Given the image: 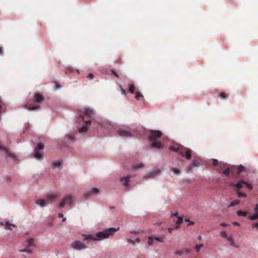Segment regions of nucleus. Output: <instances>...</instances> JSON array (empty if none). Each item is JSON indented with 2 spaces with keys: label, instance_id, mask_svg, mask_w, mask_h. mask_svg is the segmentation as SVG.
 <instances>
[{
  "label": "nucleus",
  "instance_id": "1",
  "mask_svg": "<svg viewBox=\"0 0 258 258\" xmlns=\"http://www.w3.org/2000/svg\"><path fill=\"white\" fill-rule=\"evenodd\" d=\"M118 229H116L114 228H109L102 231H99L95 235H84V240L89 239L93 241H99L103 239L109 238L110 236L112 235Z\"/></svg>",
  "mask_w": 258,
  "mask_h": 258
},
{
  "label": "nucleus",
  "instance_id": "2",
  "mask_svg": "<svg viewBox=\"0 0 258 258\" xmlns=\"http://www.w3.org/2000/svg\"><path fill=\"white\" fill-rule=\"evenodd\" d=\"M93 111L89 108L85 109L83 113L80 115V118L85 123V125L79 129L80 133H85L88 130L87 125L91 122V119L94 116Z\"/></svg>",
  "mask_w": 258,
  "mask_h": 258
},
{
  "label": "nucleus",
  "instance_id": "3",
  "mask_svg": "<svg viewBox=\"0 0 258 258\" xmlns=\"http://www.w3.org/2000/svg\"><path fill=\"white\" fill-rule=\"evenodd\" d=\"M169 150L178 153L182 156L189 160L191 158V150L178 144H174L169 147Z\"/></svg>",
  "mask_w": 258,
  "mask_h": 258
},
{
  "label": "nucleus",
  "instance_id": "4",
  "mask_svg": "<svg viewBox=\"0 0 258 258\" xmlns=\"http://www.w3.org/2000/svg\"><path fill=\"white\" fill-rule=\"evenodd\" d=\"M162 133L159 131H151L150 133L149 138L152 142L151 146L156 149H161L163 147L162 144L158 140L162 136Z\"/></svg>",
  "mask_w": 258,
  "mask_h": 258
},
{
  "label": "nucleus",
  "instance_id": "5",
  "mask_svg": "<svg viewBox=\"0 0 258 258\" xmlns=\"http://www.w3.org/2000/svg\"><path fill=\"white\" fill-rule=\"evenodd\" d=\"M44 100V97L40 93H35L34 95L33 101L36 103L35 105H31L30 103H27L24 107L29 110H34L38 109L40 107L39 104L42 102Z\"/></svg>",
  "mask_w": 258,
  "mask_h": 258
},
{
  "label": "nucleus",
  "instance_id": "6",
  "mask_svg": "<svg viewBox=\"0 0 258 258\" xmlns=\"http://www.w3.org/2000/svg\"><path fill=\"white\" fill-rule=\"evenodd\" d=\"M117 132L119 136L121 137H131L132 134L130 127L127 126H122L117 130Z\"/></svg>",
  "mask_w": 258,
  "mask_h": 258
},
{
  "label": "nucleus",
  "instance_id": "7",
  "mask_svg": "<svg viewBox=\"0 0 258 258\" xmlns=\"http://www.w3.org/2000/svg\"><path fill=\"white\" fill-rule=\"evenodd\" d=\"M73 203V197L68 195L64 198L63 200L59 204V207L61 208L64 206L66 204L72 205Z\"/></svg>",
  "mask_w": 258,
  "mask_h": 258
},
{
  "label": "nucleus",
  "instance_id": "8",
  "mask_svg": "<svg viewBox=\"0 0 258 258\" xmlns=\"http://www.w3.org/2000/svg\"><path fill=\"white\" fill-rule=\"evenodd\" d=\"M71 245L73 248L77 250L85 249L87 247L86 245L84 243L78 240L74 241L72 243Z\"/></svg>",
  "mask_w": 258,
  "mask_h": 258
},
{
  "label": "nucleus",
  "instance_id": "9",
  "mask_svg": "<svg viewBox=\"0 0 258 258\" xmlns=\"http://www.w3.org/2000/svg\"><path fill=\"white\" fill-rule=\"evenodd\" d=\"M190 250L189 249L184 248L181 250H178L176 251L175 252V254L182 256L183 255L188 254L190 253Z\"/></svg>",
  "mask_w": 258,
  "mask_h": 258
},
{
  "label": "nucleus",
  "instance_id": "10",
  "mask_svg": "<svg viewBox=\"0 0 258 258\" xmlns=\"http://www.w3.org/2000/svg\"><path fill=\"white\" fill-rule=\"evenodd\" d=\"M0 149L3 150L4 151H5L7 156L11 158L13 160H16V157L15 156V154L13 153H12L11 151L8 150L6 148L2 147L0 145Z\"/></svg>",
  "mask_w": 258,
  "mask_h": 258
},
{
  "label": "nucleus",
  "instance_id": "11",
  "mask_svg": "<svg viewBox=\"0 0 258 258\" xmlns=\"http://www.w3.org/2000/svg\"><path fill=\"white\" fill-rule=\"evenodd\" d=\"M131 176H126L125 177H122L120 179V181L122 183L123 185L126 187H128V183L130 181Z\"/></svg>",
  "mask_w": 258,
  "mask_h": 258
},
{
  "label": "nucleus",
  "instance_id": "12",
  "mask_svg": "<svg viewBox=\"0 0 258 258\" xmlns=\"http://www.w3.org/2000/svg\"><path fill=\"white\" fill-rule=\"evenodd\" d=\"M244 183H245V181L243 180L239 181L237 183H231V185L235 187L236 188L239 189H240L243 185H244Z\"/></svg>",
  "mask_w": 258,
  "mask_h": 258
},
{
  "label": "nucleus",
  "instance_id": "13",
  "mask_svg": "<svg viewBox=\"0 0 258 258\" xmlns=\"http://www.w3.org/2000/svg\"><path fill=\"white\" fill-rule=\"evenodd\" d=\"M99 192V190L97 188H93L91 190L88 191L85 194V196L87 197L91 196L92 194H97Z\"/></svg>",
  "mask_w": 258,
  "mask_h": 258
},
{
  "label": "nucleus",
  "instance_id": "14",
  "mask_svg": "<svg viewBox=\"0 0 258 258\" xmlns=\"http://www.w3.org/2000/svg\"><path fill=\"white\" fill-rule=\"evenodd\" d=\"M199 166V163L196 160H194L190 164V165L187 168V172H190L192 170V167H198Z\"/></svg>",
  "mask_w": 258,
  "mask_h": 258
},
{
  "label": "nucleus",
  "instance_id": "15",
  "mask_svg": "<svg viewBox=\"0 0 258 258\" xmlns=\"http://www.w3.org/2000/svg\"><path fill=\"white\" fill-rule=\"evenodd\" d=\"M57 197V195L56 194H48L46 196V200H49V201H53L55 200V199Z\"/></svg>",
  "mask_w": 258,
  "mask_h": 258
},
{
  "label": "nucleus",
  "instance_id": "16",
  "mask_svg": "<svg viewBox=\"0 0 258 258\" xmlns=\"http://www.w3.org/2000/svg\"><path fill=\"white\" fill-rule=\"evenodd\" d=\"M34 157L37 159H41L43 157L42 154L38 151L35 152Z\"/></svg>",
  "mask_w": 258,
  "mask_h": 258
},
{
  "label": "nucleus",
  "instance_id": "17",
  "mask_svg": "<svg viewBox=\"0 0 258 258\" xmlns=\"http://www.w3.org/2000/svg\"><path fill=\"white\" fill-rule=\"evenodd\" d=\"M36 204L41 207H44L46 205L45 202L43 200L38 199L36 201Z\"/></svg>",
  "mask_w": 258,
  "mask_h": 258
},
{
  "label": "nucleus",
  "instance_id": "18",
  "mask_svg": "<svg viewBox=\"0 0 258 258\" xmlns=\"http://www.w3.org/2000/svg\"><path fill=\"white\" fill-rule=\"evenodd\" d=\"M12 227H16V226L14 224H11L9 222H7L5 224V228L9 230H12Z\"/></svg>",
  "mask_w": 258,
  "mask_h": 258
},
{
  "label": "nucleus",
  "instance_id": "19",
  "mask_svg": "<svg viewBox=\"0 0 258 258\" xmlns=\"http://www.w3.org/2000/svg\"><path fill=\"white\" fill-rule=\"evenodd\" d=\"M27 242L28 243V247H31L32 246H35V244L34 243V239L33 238H29L27 240Z\"/></svg>",
  "mask_w": 258,
  "mask_h": 258
},
{
  "label": "nucleus",
  "instance_id": "20",
  "mask_svg": "<svg viewBox=\"0 0 258 258\" xmlns=\"http://www.w3.org/2000/svg\"><path fill=\"white\" fill-rule=\"evenodd\" d=\"M240 203V200H235L232 202L228 206V208L234 207L238 204H239Z\"/></svg>",
  "mask_w": 258,
  "mask_h": 258
},
{
  "label": "nucleus",
  "instance_id": "21",
  "mask_svg": "<svg viewBox=\"0 0 258 258\" xmlns=\"http://www.w3.org/2000/svg\"><path fill=\"white\" fill-rule=\"evenodd\" d=\"M227 241L230 242V244L231 246H234V240L231 236H228V237L226 238Z\"/></svg>",
  "mask_w": 258,
  "mask_h": 258
},
{
  "label": "nucleus",
  "instance_id": "22",
  "mask_svg": "<svg viewBox=\"0 0 258 258\" xmlns=\"http://www.w3.org/2000/svg\"><path fill=\"white\" fill-rule=\"evenodd\" d=\"M245 170V168L244 166H243L242 165L238 166L237 167V174H240L242 171H244Z\"/></svg>",
  "mask_w": 258,
  "mask_h": 258
},
{
  "label": "nucleus",
  "instance_id": "23",
  "mask_svg": "<svg viewBox=\"0 0 258 258\" xmlns=\"http://www.w3.org/2000/svg\"><path fill=\"white\" fill-rule=\"evenodd\" d=\"M249 219L251 220H255L258 219V212L255 213L253 215L249 217Z\"/></svg>",
  "mask_w": 258,
  "mask_h": 258
},
{
  "label": "nucleus",
  "instance_id": "24",
  "mask_svg": "<svg viewBox=\"0 0 258 258\" xmlns=\"http://www.w3.org/2000/svg\"><path fill=\"white\" fill-rule=\"evenodd\" d=\"M135 90V86L134 84H131L129 87V92L133 94L134 93Z\"/></svg>",
  "mask_w": 258,
  "mask_h": 258
},
{
  "label": "nucleus",
  "instance_id": "25",
  "mask_svg": "<svg viewBox=\"0 0 258 258\" xmlns=\"http://www.w3.org/2000/svg\"><path fill=\"white\" fill-rule=\"evenodd\" d=\"M135 98L137 100H140L141 99H143L144 98L143 95L140 93L139 92H137L136 93V95L135 96Z\"/></svg>",
  "mask_w": 258,
  "mask_h": 258
},
{
  "label": "nucleus",
  "instance_id": "26",
  "mask_svg": "<svg viewBox=\"0 0 258 258\" xmlns=\"http://www.w3.org/2000/svg\"><path fill=\"white\" fill-rule=\"evenodd\" d=\"M237 214L239 216L245 217L246 216L247 213L246 212H242L241 211H238L237 212Z\"/></svg>",
  "mask_w": 258,
  "mask_h": 258
},
{
  "label": "nucleus",
  "instance_id": "27",
  "mask_svg": "<svg viewBox=\"0 0 258 258\" xmlns=\"http://www.w3.org/2000/svg\"><path fill=\"white\" fill-rule=\"evenodd\" d=\"M154 239L157 241H158L159 242H164V236H162V237H155L154 238Z\"/></svg>",
  "mask_w": 258,
  "mask_h": 258
},
{
  "label": "nucleus",
  "instance_id": "28",
  "mask_svg": "<svg viewBox=\"0 0 258 258\" xmlns=\"http://www.w3.org/2000/svg\"><path fill=\"white\" fill-rule=\"evenodd\" d=\"M219 97L222 99H226L227 97V95L224 92H222L219 94Z\"/></svg>",
  "mask_w": 258,
  "mask_h": 258
},
{
  "label": "nucleus",
  "instance_id": "29",
  "mask_svg": "<svg viewBox=\"0 0 258 258\" xmlns=\"http://www.w3.org/2000/svg\"><path fill=\"white\" fill-rule=\"evenodd\" d=\"M237 196L239 198L246 197V195L244 193L241 192V191H238L237 192Z\"/></svg>",
  "mask_w": 258,
  "mask_h": 258
},
{
  "label": "nucleus",
  "instance_id": "30",
  "mask_svg": "<svg viewBox=\"0 0 258 258\" xmlns=\"http://www.w3.org/2000/svg\"><path fill=\"white\" fill-rule=\"evenodd\" d=\"M60 164H61V163L59 161H55L53 162V166L54 167H58L60 166Z\"/></svg>",
  "mask_w": 258,
  "mask_h": 258
},
{
  "label": "nucleus",
  "instance_id": "31",
  "mask_svg": "<svg viewBox=\"0 0 258 258\" xmlns=\"http://www.w3.org/2000/svg\"><path fill=\"white\" fill-rule=\"evenodd\" d=\"M223 174L226 176H228L230 174V169L229 168H226L225 170H224L223 172Z\"/></svg>",
  "mask_w": 258,
  "mask_h": 258
},
{
  "label": "nucleus",
  "instance_id": "32",
  "mask_svg": "<svg viewBox=\"0 0 258 258\" xmlns=\"http://www.w3.org/2000/svg\"><path fill=\"white\" fill-rule=\"evenodd\" d=\"M203 247V244H198V245H197L196 246H195V249H196V251L197 252H199L200 250V249Z\"/></svg>",
  "mask_w": 258,
  "mask_h": 258
},
{
  "label": "nucleus",
  "instance_id": "33",
  "mask_svg": "<svg viewBox=\"0 0 258 258\" xmlns=\"http://www.w3.org/2000/svg\"><path fill=\"white\" fill-rule=\"evenodd\" d=\"M220 234H221V235L225 238H226L227 237H228V235L227 234V233L225 231H222L220 232Z\"/></svg>",
  "mask_w": 258,
  "mask_h": 258
},
{
  "label": "nucleus",
  "instance_id": "34",
  "mask_svg": "<svg viewBox=\"0 0 258 258\" xmlns=\"http://www.w3.org/2000/svg\"><path fill=\"white\" fill-rule=\"evenodd\" d=\"M149 241L148 242V244L149 245H152L153 244V241L154 240V238L152 237H149Z\"/></svg>",
  "mask_w": 258,
  "mask_h": 258
},
{
  "label": "nucleus",
  "instance_id": "35",
  "mask_svg": "<svg viewBox=\"0 0 258 258\" xmlns=\"http://www.w3.org/2000/svg\"><path fill=\"white\" fill-rule=\"evenodd\" d=\"M43 148H44L43 145L42 143H39L37 145L36 149H39V150H42L43 149Z\"/></svg>",
  "mask_w": 258,
  "mask_h": 258
},
{
  "label": "nucleus",
  "instance_id": "36",
  "mask_svg": "<svg viewBox=\"0 0 258 258\" xmlns=\"http://www.w3.org/2000/svg\"><path fill=\"white\" fill-rule=\"evenodd\" d=\"M159 172H160V170H156L155 171H154L153 172L151 173V176L157 175H158L159 174Z\"/></svg>",
  "mask_w": 258,
  "mask_h": 258
},
{
  "label": "nucleus",
  "instance_id": "37",
  "mask_svg": "<svg viewBox=\"0 0 258 258\" xmlns=\"http://www.w3.org/2000/svg\"><path fill=\"white\" fill-rule=\"evenodd\" d=\"M244 185L250 190L252 189V186L251 184H249L246 182L244 183Z\"/></svg>",
  "mask_w": 258,
  "mask_h": 258
},
{
  "label": "nucleus",
  "instance_id": "38",
  "mask_svg": "<svg viewBox=\"0 0 258 258\" xmlns=\"http://www.w3.org/2000/svg\"><path fill=\"white\" fill-rule=\"evenodd\" d=\"M172 170L176 174H178L180 173V170L177 168H173Z\"/></svg>",
  "mask_w": 258,
  "mask_h": 258
},
{
  "label": "nucleus",
  "instance_id": "39",
  "mask_svg": "<svg viewBox=\"0 0 258 258\" xmlns=\"http://www.w3.org/2000/svg\"><path fill=\"white\" fill-rule=\"evenodd\" d=\"M119 87L121 89V93L122 94L124 95H126V91L122 87V86L121 85H119Z\"/></svg>",
  "mask_w": 258,
  "mask_h": 258
},
{
  "label": "nucleus",
  "instance_id": "40",
  "mask_svg": "<svg viewBox=\"0 0 258 258\" xmlns=\"http://www.w3.org/2000/svg\"><path fill=\"white\" fill-rule=\"evenodd\" d=\"M212 163H213V165L216 166L218 164V161L217 159H213Z\"/></svg>",
  "mask_w": 258,
  "mask_h": 258
},
{
  "label": "nucleus",
  "instance_id": "41",
  "mask_svg": "<svg viewBox=\"0 0 258 258\" xmlns=\"http://www.w3.org/2000/svg\"><path fill=\"white\" fill-rule=\"evenodd\" d=\"M87 78L90 79V80H92L94 78V75L92 73H90L88 76H87Z\"/></svg>",
  "mask_w": 258,
  "mask_h": 258
},
{
  "label": "nucleus",
  "instance_id": "42",
  "mask_svg": "<svg viewBox=\"0 0 258 258\" xmlns=\"http://www.w3.org/2000/svg\"><path fill=\"white\" fill-rule=\"evenodd\" d=\"M182 221H183V219L182 218H180V217H179L176 223L177 224H180L182 223Z\"/></svg>",
  "mask_w": 258,
  "mask_h": 258
},
{
  "label": "nucleus",
  "instance_id": "43",
  "mask_svg": "<svg viewBox=\"0 0 258 258\" xmlns=\"http://www.w3.org/2000/svg\"><path fill=\"white\" fill-rule=\"evenodd\" d=\"M55 89H59L61 87V86L57 82H55Z\"/></svg>",
  "mask_w": 258,
  "mask_h": 258
},
{
  "label": "nucleus",
  "instance_id": "44",
  "mask_svg": "<svg viewBox=\"0 0 258 258\" xmlns=\"http://www.w3.org/2000/svg\"><path fill=\"white\" fill-rule=\"evenodd\" d=\"M252 228H256L258 229V223H253L251 225Z\"/></svg>",
  "mask_w": 258,
  "mask_h": 258
},
{
  "label": "nucleus",
  "instance_id": "45",
  "mask_svg": "<svg viewBox=\"0 0 258 258\" xmlns=\"http://www.w3.org/2000/svg\"><path fill=\"white\" fill-rule=\"evenodd\" d=\"M127 241L132 244H135V241L134 240H132L131 239H130V238L127 239Z\"/></svg>",
  "mask_w": 258,
  "mask_h": 258
},
{
  "label": "nucleus",
  "instance_id": "46",
  "mask_svg": "<svg viewBox=\"0 0 258 258\" xmlns=\"http://www.w3.org/2000/svg\"><path fill=\"white\" fill-rule=\"evenodd\" d=\"M112 74L114 75L116 77H118V75L113 70L111 71Z\"/></svg>",
  "mask_w": 258,
  "mask_h": 258
},
{
  "label": "nucleus",
  "instance_id": "47",
  "mask_svg": "<svg viewBox=\"0 0 258 258\" xmlns=\"http://www.w3.org/2000/svg\"><path fill=\"white\" fill-rule=\"evenodd\" d=\"M142 167H143V164L141 163L139 166H135V169H138V168H142Z\"/></svg>",
  "mask_w": 258,
  "mask_h": 258
},
{
  "label": "nucleus",
  "instance_id": "48",
  "mask_svg": "<svg viewBox=\"0 0 258 258\" xmlns=\"http://www.w3.org/2000/svg\"><path fill=\"white\" fill-rule=\"evenodd\" d=\"M254 211L255 212L257 213L258 212V204H256L254 208Z\"/></svg>",
  "mask_w": 258,
  "mask_h": 258
},
{
  "label": "nucleus",
  "instance_id": "49",
  "mask_svg": "<svg viewBox=\"0 0 258 258\" xmlns=\"http://www.w3.org/2000/svg\"><path fill=\"white\" fill-rule=\"evenodd\" d=\"M220 225L223 226V227H226V226H228V224H226V223H222L220 224Z\"/></svg>",
  "mask_w": 258,
  "mask_h": 258
},
{
  "label": "nucleus",
  "instance_id": "50",
  "mask_svg": "<svg viewBox=\"0 0 258 258\" xmlns=\"http://www.w3.org/2000/svg\"><path fill=\"white\" fill-rule=\"evenodd\" d=\"M68 71H69L70 73L73 72V69L72 67H69L68 68Z\"/></svg>",
  "mask_w": 258,
  "mask_h": 258
},
{
  "label": "nucleus",
  "instance_id": "51",
  "mask_svg": "<svg viewBox=\"0 0 258 258\" xmlns=\"http://www.w3.org/2000/svg\"><path fill=\"white\" fill-rule=\"evenodd\" d=\"M233 224L235 226H239V224L237 222H233Z\"/></svg>",
  "mask_w": 258,
  "mask_h": 258
},
{
  "label": "nucleus",
  "instance_id": "52",
  "mask_svg": "<svg viewBox=\"0 0 258 258\" xmlns=\"http://www.w3.org/2000/svg\"><path fill=\"white\" fill-rule=\"evenodd\" d=\"M27 250V248H26L25 249L20 250V252H26Z\"/></svg>",
  "mask_w": 258,
  "mask_h": 258
},
{
  "label": "nucleus",
  "instance_id": "53",
  "mask_svg": "<svg viewBox=\"0 0 258 258\" xmlns=\"http://www.w3.org/2000/svg\"><path fill=\"white\" fill-rule=\"evenodd\" d=\"M58 217L59 218H63V215L62 213H59Z\"/></svg>",
  "mask_w": 258,
  "mask_h": 258
},
{
  "label": "nucleus",
  "instance_id": "54",
  "mask_svg": "<svg viewBox=\"0 0 258 258\" xmlns=\"http://www.w3.org/2000/svg\"><path fill=\"white\" fill-rule=\"evenodd\" d=\"M28 247H27V251H26V252H28V253H32V250H30V249H29L28 248Z\"/></svg>",
  "mask_w": 258,
  "mask_h": 258
},
{
  "label": "nucleus",
  "instance_id": "55",
  "mask_svg": "<svg viewBox=\"0 0 258 258\" xmlns=\"http://www.w3.org/2000/svg\"><path fill=\"white\" fill-rule=\"evenodd\" d=\"M135 241L139 243L140 242V239L139 238H137L136 239Z\"/></svg>",
  "mask_w": 258,
  "mask_h": 258
},
{
  "label": "nucleus",
  "instance_id": "56",
  "mask_svg": "<svg viewBox=\"0 0 258 258\" xmlns=\"http://www.w3.org/2000/svg\"><path fill=\"white\" fill-rule=\"evenodd\" d=\"M172 230H173V228H168V231L169 233H171Z\"/></svg>",
  "mask_w": 258,
  "mask_h": 258
},
{
  "label": "nucleus",
  "instance_id": "57",
  "mask_svg": "<svg viewBox=\"0 0 258 258\" xmlns=\"http://www.w3.org/2000/svg\"><path fill=\"white\" fill-rule=\"evenodd\" d=\"M3 52V48L0 47V54H2Z\"/></svg>",
  "mask_w": 258,
  "mask_h": 258
},
{
  "label": "nucleus",
  "instance_id": "58",
  "mask_svg": "<svg viewBox=\"0 0 258 258\" xmlns=\"http://www.w3.org/2000/svg\"><path fill=\"white\" fill-rule=\"evenodd\" d=\"M198 239H199V240H201V239H202V236H200V235H199V236H198Z\"/></svg>",
  "mask_w": 258,
  "mask_h": 258
},
{
  "label": "nucleus",
  "instance_id": "59",
  "mask_svg": "<svg viewBox=\"0 0 258 258\" xmlns=\"http://www.w3.org/2000/svg\"><path fill=\"white\" fill-rule=\"evenodd\" d=\"M66 218H63L62 220V222L66 221Z\"/></svg>",
  "mask_w": 258,
  "mask_h": 258
},
{
  "label": "nucleus",
  "instance_id": "60",
  "mask_svg": "<svg viewBox=\"0 0 258 258\" xmlns=\"http://www.w3.org/2000/svg\"><path fill=\"white\" fill-rule=\"evenodd\" d=\"M177 215V212H176V213H175V214H173V215L174 216H176Z\"/></svg>",
  "mask_w": 258,
  "mask_h": 258
},
{
  "label": "nucleus",
  "instance_id": "61",
  "mask_svg": "<svg viewBox=\"0 0 258 258\" xmlns=\"http://www.w3.org/2000/svg\"><path fill=\"white\" fill-rule=\"evenodd\" d=\"M0 225H2V226H3L4 225V224L3 222H1L0 223Z\"/></svg>",
  "mask_w": 258,
  "mask_h": 258
},
{
  "label": "nucleus",
  "instance_id": "62",
  "mask_svg": "<svg viewBox=\"0 0 258 258\" xmlns=\"http://www.w3.org/2000/svg\"><path fill=\"white\" fill-rule=\"evenodd\" d=\"M185 221L186 222H188V221H189L188 219H185Z\"/></svg>",
  "mask_w": 258,
  "mask_h": 258
},
{
  "label": "nucleus",
  "instance_id": "63",
  "mask_svg": "<svg viewBox=\"0 0 258 258\" xmlns=\"http://www.w3.org/2000/svg\"><path fill=\"white\" fill-rule=\"evenodd\" d=\"M193 224H194V223L192 222H190V225H192Z\"/></svg>",
  "mask_w": 258,
  "mask_h": 258
},
{
  "label": "nucleus",
  "instance_id": "64",
  "mask_svg": "<svg viewBox=\"0 0 258 258\" xmlns=\"http://www.w3.org/2000/svg\"><path fill=\"white\" fill-rule=\"evenodd\" d=\"M131 233H135V232H134V231H132V232H131Z\"/></svg>",
  "mask_w": 258,
  "mask_h": 258
}]
</instances>
